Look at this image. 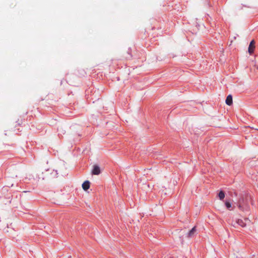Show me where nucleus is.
I'll return each mask as SVG.
<instances>
[{
    "label": "nucleus",
    "mask_w": 258,
    "mask_h": 258,
    "mask_svg": "<svg viewBox=\"0 0 258 258\" xmlns=\"http://www.w3.org/2000/svg\"><path fill=\"white\" fill-rule=\"evenodd\" d=\"M250 197L247 195H240L238 201L237 202V205L239 209L242 211H249L248 205Z\"/></svg>",
    "instance_id": "1"
},
{
    "label": "nucleus",
    "mask_w": 258,
    "mask_h": 258,
    "mask_svg": "<svg viewBox=\"0 0 258 258\" xmlns=\"http://www.w3.org/2000/svg\"><path fill=\"white\" fill-rule=\"evenodd\" d=\"M250 222V220L247 218H244V219H238L236 221V223L242 227H245L247 225L249 224Z\"/></svg>",
    "instance_id": "2"
},
{
    "label": "nucleus",
    "mask_w": 258,
    "mask_h": 258,
    "mask_svg": "<svg viewBox=\"0 0 258 258\" xmlns=\"http://www.w3.org/2000/svg\"><path fill=\"white\" fill-rule=\"evenodd\" d=\"M100 173V167L97 165H94L93 168L92 170V174L93 175H99Z\"/></svg>",
    "instance_id": "3"
},
{
    "label": "nucleus",
    "mask_w": 258,
    "mask_h": 258,
    "mask_svg": "<svg viewBox=\"0 0 258 258\" xmlns=\"http://www.w3.org/2000/svg\"><path fill=\"white\" fill-rule=\"evenodd\" d=\"M255 42L254 41V40H252L251 41V42H250V44L249 45V47H248V52L250 54H252L253 51H254V49L255 48Z\"/></svg>",
    "instance_id": "4"
},
{
    "label": "nucleus",
    "mask_w": 258,
    "mask_h": 258,
    "mask_svg": "<svg viewBox=\"0 0 258 258\" xmlns=\"http://www.w3.org/2000/svg\"><path fill=\"white\" fill-rule=\"evenodd\" d=\"M82 186L83 189L84 190H85V191L87 190L90 188V181L88 180H86L85 181H84L83 182Z\"/></svg>",
    "instance_id": "5"
},
{
    "label": "nucleus",
    "mask_w": 258,
    "mask_h": 258,
    "mask_svg": "<svg viewBox=\"0 0 258 258\" xmlns=\"http://www.w3.org/2000/svg\"><path fill=\"white\" fill-rule=\"evenodd\" d=\"M196 232V226L194 227L187 233L188 237H192L195 235Z\"/></svg>",
    "instance_id": "6"
},
{
    "label": "nucleus",
    "mask_w": 258,
    "mask_h": 258,
    "mask_svg": "<svg viewBox=\"0 0 258 258\" xmlns=\"http://www.w3.org/2000/svg\"><path fill=\"white\" fill-rule=\"evenodd\" d=\"M225 102L228 105H231L232 104V97L231 95L227 97Z\"/></svg>",
    "instance_id": "7"
},
{
    "label": "nucleus",
    "mask_w": 258,
    "mask_h": 258,
    "mask_svg": "<svg viewBox=\"0 0 258 258\" xmlns=\"http://www.w3.org/2000/svg\"><path fill=\"white\" fill-rule=\"evenodd\" d=\"M218 196L220 200H223L225 197V193L223 191H220L218 194Z\"/></svg>",
    "instance_id": "8"
},
{
    "label": "nucleus",
    "mask_w": 258,
    "mask_h": 258,
    "mask_svg": "<svg viewBox=\"0 0 258 258\" xmlns=\"http://www.w3.org/2000/svg\"><path fill=\"white\" fill-rule=\"evenodd\" d=\"M225 206L228 209L231 210L230 208L232 207V205L229 201H226L225 203Z\"/></svg>",
    "instance_id": "9"
},
{
    "label": "nucleus",
    "mask_w": 258,
    "mask_h": 258,
    "mask_svg": "<svg viewBox=\"0 0 258 258\" xmlns=\"http://www.w3.org/2000/svg\"><path fill=\"white\" fill-rule=\"evenodd\" d=\"M256 69L258 70V67H256Z\"/></svg>",
    "instance_id": "10"
}]
</instances>
